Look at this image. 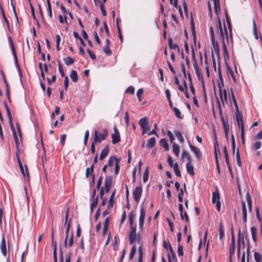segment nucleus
I'll return each instance as SVG.
<instances>
[{
  "label": "nucleus",
  "instance_id": "1",
  "mask_svg": "<svg viewBox=\"0 0 262 262\" xmlns=\"http://www.w3.org/2000/svg\"><path fill=\"white\" fill-rule=\"evenodd\" d=\"M107 130L106 129H104L102 133H98V130L96 129L94 133V142L100 143L107 137Z\"/></svg>",
  "mask_w": 262,
  "mask_h": 262
},
{
  "label": "nucleus",
  "instance_id": "2",
  "mask_svg": "<svg viewBox=\"0 0 262 262\" xmlns=\"http://www.w3.org/2000/svg\"><path fill=\"white\" fill-rule=\"evenodd\" d=\"M139 124L141 129L143 130L142 134L144 135L145 133L150 129L149 122L146 117L142 118L139 120Z\"/></svg>",
  "mask_w": 262,
  "mask_h": 262
},
{
  "label": "nucleus",
  "instance_id": "3",
  "mask_svg": "<svg viewBox=\"0 0 262 262\" xmlns=\"http://www.w3.org/2000/svg\"><path fill=\"white\" fill-rule=\"evenodd\" d=\"M9 41L10 45V46H11V50H12V53H13V56H14V60H15V64H16V66L17 67V69L18 71L19 72L20 76H21L22 74H21V71H20V67H19V64H18L17 57L16 53V52H15L14 46L12 39V38L10 37L9 38Z\"/></svg>",
  "mask_w": 262,
  "mask_h": 262
},
{
  "label": "nucleus",
  "instance_id": "4",
  "mask_svg": "<svg viewBox=\"0 0 262 262\" xmlns=\"http://www.w3.org/2000/svg\"><path fill=\"white\" fill-rule=\"evenodd\" d=\"M193 66L194 69L195 70V74L196 76L200 81H203V77L201 73V72L200 71L199 66L197 63L196 59L194 57V53L193 52Z\"/></svg>",
  "mask_w": 262,
  "mask_h": 262
},
{
  "label": "nucleus",
  "instance_id": "5",
  "mask_svg": "<svg viewBox=\"0 0 262 262\" xmlns=\"http://www.w3.org/2000/svg\"><path fill=\"white\" fill-rule=\"evenodd\" d=\"M142 193V188L141 186H137L136 187L133 191V195L134 200L138 203Z\"/></svg>",
  "mask_w": 262,
  "mask_h": 262
},
{
  "label": "nucleus",
  "instance_id": "6",
  "mask_svg": "<svg viewBox=\"0 0 262 262\" xmlns=\"http://www.w3.org/2000/svg\"><path fill=\"white\" fill-rule=\"evenodd\" d=\"M214 156L215 158V162L218 165V157H217V152L220 154V150L219 148V145L218 143V141L217 140V137L215 132H214Z\"/></svg>",
  "mask_w": 262,
  "mask_h": 262
},
{
  "label": "nucleus",
  "instance_id": "7",
  "mask_svg": "<svg viewBox=\"0 0 262 262\" xmlns=\"http://www.w3.org/2000/svg\"><path fill=\"white\" fill-rule=\"evenodd\" d=\"M137 234H136V226L130 227V230L129 232L128 238L129 243L133 244L136 240Z\"/></svg>",
  "mask_w": 262,
  "mask_h": 262
},
{
  "label": "nucleus",
  "instance_id": "8",
  "mask_svg": "<svg viewBox=\"0 0 262 262\" xmlns=\"http://www.w3.org/2000/svg\"><path fill=\"white\" fill-rule=\"evenodd\" d=\"M114 133L112 134V143L115 144L120 141V134L116 126H114Z\"/></svg>",
  "mask_w": 262,
  "mask_h": 262
},
{
  "label": "nucleus",
  "instance_id": "9",
  "mask_svg": "<svg viewBox=\"0 0 262 262\" xmlns=\"http://www.w3.org/2000/svg\"><path fill=\"white\" fill-rule=\"evenodd\" d=\"M241 244H243V246L245 245V241L244 239V236L243 235H241V231L239 230L238 234V239H237V255L238 256H239L240 255V249L241 247Z\"/></svg>",
  "mask_w": 262,
  "mask_h": 262
},
{
  "label": "nucleus",
  "instance_id": "10",
  "mask_svg": "<svg viewBox=\"0 0 262 262\" xmlns=\"http://www.w3.org/2000/svg\"><path fill=\"white\" fill-rule=\"evenodd\" d=\"M217 19L218 20L216 28L219 31V37L221 39L222 41H223V40H224V33L222 27L221 20L219 16L217 17Z\"/></svg>",
  "mask_w": 262,
  "mask_h": 262
},
{
  "label": "nucleus",
  "instance_id": "11",
  "mask_svg": "<svg viewBox=\"0 0 262 262\" xmlns=\"http://www.w3.org/2000/svg\"><path fill=\"white\" fill-rule=\"evenodd\" d=\"M145 216V210L143 206H141L140 209V215L139 217V227L142 229L143 227L144 219Z\"/></svg>",
  "mask_w": 262,
  "mask_h": 262
},
{
  "label": "nucleus",
  "instance_id": "12",
  "mask_svg": "<svg viewBox=\"0 0 262 262\" xmlns=\"http://www.w3.org/2000/svg\"><path fill=\"white\" fill-rule=\"evenodd\" d=\"M209 31H210V37H211V40L212 44L214 46L215 44L216 43V46H217L216 50L217 55L219 56V49L218 46H217V45H218L217 42H215V35H214V31H213V28L212 26H210V28H209Z\"/></svg>",
  "mask_w": 262,
  "mask_h": 262
},
{
  "label": "nucleus",
  "instance_id": "13",
  "mask_svg": "<svg viewBox=\"0 0 262 262\" xmlns=\"http://www.w3.org/2000/svg\"><path fill=\"white\" fill-rule=\"evenodd\" d=\"M112 179L111 176L106 177L105 178V190L106 192H108L112 186Z\"/></svg>",
  "mask_w": 262,
  "mask_h": 262
},
{
  "label": "nucleus",
  "instance_id": "14",
  "mask_svg": "<svg viewBox=\"0 0 262 262\" xmlns=\"http://www.w3.org/2000/svg\"><path fill=\"white\" fill-rule=\"evenodd\" d=\"M189 146L191 151L194 153L198 159H200L202 156L200 150L198 147L192 145L190 143L189 144Z\"/></svg>",
  "mask_w": 262,
  "mask_h": 262
},
{
  "label": "nucleus",
  "instance_id": "15",
  "mask_svg": "<svg viewBox=\"0 0 262 262\" xmlns=\"http://www.w3.org/2000/svg\"><path fill=\"white\" fill-rule=\"evenodd\" d=\"M1 249L2 254L4 256H6L7 255V248H6V244L5 241V236L3 235L2 242L1 243Z\"/></svg>",
  "mask_w": 262,
  "mask_h": 262
},
{
  "label": "nucleus",
  "instance_id": "16",
  "mask_svg": "<svg viewBox=\"0 0 262 262\" xmlns=\"http://www.w3.org/2000/svg\"><path fill=\"white\" fill-rule=\"evenodd\" d=\"M242 209L243 215V221L245 223H246L247 220V212L246 203L244 201H242Z\"/></svg>",
  "mask_w": 262,
  "mask_h": 262
},
{
  "label": "nucleus",
  "instance_id": "17",
  "mask_svg": "<svg viewBox=\"0 0 262 262\" xmlns=\"http://www.w3.org/2000/svg\"><path fill=\"white\" fill-rule=\"evenodd\" d=\"M219 87L220 88V98H221V100L222 101V102L224 103V100H225V101H227V92H226V90L225 89H224L223 91V93H222V91L221 88H220V85H219Z\"/></svg>",
  "mask_w": 262,
  "mask_h": 262
},
{
  "label": "nucleus",
  "instance_id": "18",
  "mask_svg": "<svg viewBox=\"0 0 262 262\" xmlns=\"http://www.w3.org/2000/svg\"><path fill=\"white\" fill-rule=\"evenodd\" d=\"M220 193L217 189L216 188V191L213 192L212 193V202L214 204L217 203V201H220Z\"/></svg>",
  "mask_w": 262,
  "mask_h": 262
},
{
  "label": "nucleus",
  "instance_id": "19",
  "mask_svg": "<svg viewBox=\"0 0 262 262\" xmlns=\"http://www.w3.org/2000/svg\"><path fill=\"white\" fill-rule=\"evenodd\" d=\"M236 121L238 124V125L239 128H241L242 124L244 125L243 120V116L242 114H240L238 111L236 113Z\"/></svg>",
  "mask_w": 262,
  "mask_h": 262
},
{
  "label": "nucleus",
  "instance_id": "20",
  "mask_svg": "<svg viewBox=\"0 0 262 262\" xmlns=\"http://www.w3.org/2000/svg\"><path fill=\"white\" fill-rule=\"evenodd\" d=\"M115 193H116V191H115V190H114L112 192L111 195L110 197V199H109V200L108 202V204L107 205V208L108 209H111L113 207V202H114L113 200H114V198L115 196Z\"/></svg>",
  "mask_w": 262,
  "mask_h": 262
},
{
  "label": "nucleus",
  "instance_id": "21",
  "mask_svg": "<svg viewBox=\"0 0 262 262\" xmlns=\"http://www.w3.org/2000/svg\"><path fill=\"white\" fill-rule=\"evenodd\" d=\"M168 43L169 47L171 49L177 50L179 52L180 48L179 47V46L176 43H172V39L171 38H170V37L168 38Z\"/></svg>",
  "mask_w": 262,
  "mask_h": 262
},
{
  "label": "nucleus",
  "instance_id": "22",
  "mask_svg": "<svg viewBox=\"0 0 262 262\" xmlns=\"http://www.w3.org/2000/svg\"><path fill=\"white\" fill-rule=\"evenodd\" d=\"M109 152V147L108 146H106L104 147V148L101 151L99 159L100 160H102L103 159L105 158V157L108 155Z\"/></svg>",
  "mask_w": 262,
  "mask_h": 262
},
{
  "label": "nucleus",
  "instance_id": "23",
  "mask_svg": "<svg viewBox=\"0 0 262 262\" xmlns=\"http://www.w3.org/2000/svg\"><path fill=\"white\" fill-rule=\"evenodd\" d=\"M246 199L248 204L249 211L250 212L252 210V200L249 192L246 193Z\"/></svg>",
  "mask_w": 262,
  "mask_h": 262
},
{
  "label": "nucleus",
  "instance_id": "24",
  "mask_svg": "<svg viewBox=\"0 0 262 262\" xmlns=\"http://www.w3.org/2000/svg\"><path fill=\"white\" fill-rule=\"evenodd\" d=\"M186 170L187 172L191 176H193L194 174L193 167L191 165V163L187 162L186 164Z\"/></svg>",
  "mask_w": 262,
  "mask_h": 262
},
{
  "label": "nucleus",
  "instance_id": "25",
  "mask_svg": "<svg viewBox=\"0 0 262 262\" xmlns=\"http://www.w3.org/2000/svg\"><path fill=\"white\" fill-rule=\"evenodd\" d=\"M52 245L53 248V258L54 260H57V244L54 239L52 240Z\"/></svg>",
  "mask_w": 262,
  "mask_h": 262
},
{
  "label": "nucleus",
  "instance_id": "26",
  "mask_svg": "<svg viewBox=\"0 0 262 262\" xmlns=\"http://www.w3.org/2000/svg\"><path fill=\"white\" fill-rule=\"evenodd\" d=\"M25 171L24 170L23 164H21V165H19V168L20 169V170L22 174L24 176V177H25L26 176L28 177L29 176V172H28L27 166L26 164H25Z\"/></svg>",
  "mask_w": 262,
  "mask_h": 262
},
{
  "label": "nucleus",
  "instance_id": "27",
  "mask_svg": "<svg viewBox=\"0 0 262 262\" xmlns=\"http://www.w3.org/2000/svg\"><path fill=\"white\" fill-rule=\"evenodd\" d=\"M156 138L155 137H152L150 139H149L148 140H147V143H146V146L148 148H152L153 146H155L156 144Z\"/></svg>",
  "mask_w": 262,
  "mask_h": 262
},
{
  "label": "nucleus",
  "instance_id": "28",
  "mask_svg": "<svg viewBox=\"0 0 262 262\" xmlns=\"http://www.w3.org/2000/svg\"><path fill=\"white\" fill-rule=\"evenodd\" d=\"M160 145L161 146L163 147L165 150H169V146L165 138L162 139L160 141Z\"/></svg>",
  "mask_w": 262,
  "mask_h": 262
},
{
  "label": "nucleus",
  "instance_id": "29",
  "mask_svg": "<svg viewBox=\"0 0 262 262\" xmlns=\"http://www.w3.org/2000/svg\"><path fill=\"white\" fill-rule=\"evenodd\" d=\"M70 77L74 82H76L78 81V75L77 72L75 70H72L71 72Z\"/></svg>",
  "mask_w": 262,
  "mask_h": 262
},
{
  "label": "nucleus",
  "instance_id": "30",
  "mask_svg": "<svg viewBox=\"0 0 262 262\" xmlns=\"http://www.w3.org/2000/svg\"><path fill=\"white\" fill-rule=\"evenodd\" d=\"M172 150L174 153L175 155L178 157L180 152V147L176 143H173L172 144Z\"/></svg>",
  "mask_w": 262,
  "mask_h": 262
},
{
  "label": "nucleus",
  "instance_id": "31",
  "mask_svg": "<svg viewBox=\"0 0 262 262\" xmlns=\"http://www.w3.org/2000/svg\"><path fill=\"white\" fill-rule=\"evenodd\" d=\"M251 232L252 234V239L254 242H256L257 241V229L255 226H253L251 227Z\"/></svg>",
  "mask_w": 262,
  "mask_h": 262
},
{
  "label": "nucleus",
  "instance_id": "32",
  "mask_svg": "<svg viewBox=\"0 0 262 262\" xmlns=\"http://www.w3.org/2000/svg\"><path fill=\"white\" fill-rule=\"evenodd\" d=\"M63 60L67 66L72 64L75 62V59L70 56L63 58Z\"/></svg>",
  "mask_w": 262,
  "mask_h": 262
},
{
  "label": "nucleus",
  "instance_id": "33",
  "mask_svg": "<svg viewBox=\"0 0 262 262\" xmlns=\"http://www.w3.org/2000/svg\"><path fill=\"white\" fill-rule=\"evenodd\" d=\"M174 133L179 141L181 143H183L184 142V140L182 134L179 131L177 130H174Z\"/></svg>",
  "mask_w": 262,
  "mask_h": 262
},
{
  "label": "nucleus",
  "instance_id": "34",
  "mask_svg": "<svg viewBox=\"0 0 262 262\" xmlns=\"http://www.w3.org/2000/svg\"><path fill=\"white\" fill-rule=\"evenodd\" d=\"M183 159H186L188 160L187 162L191 163L192 159L190 154L187 151H183L182 154Z\"/></svg>",
  "mask_w": 262,
  "mask_h": 262
},
{
  "label": "nucleus",
  "instance_id": "35",
  "mask_svg": "<svg viewBox=\"0 0 262 262\" xmlns=\"http://www.w3.org/2000/svg\"><path fill=\"white\" fill-rule=\"evenodd\" d=\"M222 46H223V55H224L225 59L226 60V58H228V50H227L226 46L225 43V40H223L222 41Z\"/></svg>",
  "mask_w": 262,
  "mask_h": 262
},
{
  "label": "nucleus",
  "instance_id": "36",
  "mask_svg": "<svg viewBox=\"0 0 262 262\" xmlns=\"http://www.w3.org/2000/svg\"><path fill=\"white\" fill-rule=\"evenodd\" d=\"M172 111L174 113L176 116L179 119H183V115L181 114V112L177 107L172 108Z\"/></svg>",
  "mask_w": 262,
  "mask_h": 262
},
{
  "label": "nucleus",
  "instance_id": "37",
  "mask_svg": "<svg viewBox=\"0 0 262 262\" xmlns=\"http://www.w3.org/2000/svg\"><path fill=\"white\" fill-rule=\"evenodd\" d=\"M173 170H174L176 175L178 177H181V172L179 169V165L177 162H176L173 164Z\"/></svg>",
  "mask_w": 262,
  "mask_h": 262
},
{
  "label": "nucleus",
  "instance_id": "38",
  "mask_svg": "<svg viewBox=\"0 0 262 262\" xmlns=\"http://www.w3.org/2000/svg\"><path fill=\"white\" fill-rule=\"evenodd\" d=\"M116 160H120V159L116 158L115 156H111L108 160V165L109 166H113L114 162H116Z\"/></svg>",
  "mask_w": 262,
  "mask_h": 262
},
{
  "label": "nucleus",
  "instance_id": "39",
  "mask_svg": "<svg viewBox=\"0 0 262 262\" xmlns=\"http://www.w3.org/2000/svg\"><path fill=\"white\" fill-rule=\"evenodd\" d=\"M219 237L221 240H222L224 236V227L222 224H221L219 226Z\"/></svg>",
  "mask_w": 262,
  "mask_h": 262
},
{
  "label": "nucleus",
  "instance_id": "40",
  "mask_svg": "<svg viewBox=\"0 0 262 262\" xmlns=\"http://www.w3.org/2000/svg\"><path fill=\"white\" fill-rule=\"evenodd\" d=\"M254 256L256 262H262V256L258 252H255Z\"/></svg>",
  "mask_w": 262,
  "mask_h": 262
},
{
  "label": "nucleus",
  "instance_id": "41",
  "mask_svg": "<svg viewBox=\"0 0 262 262\" xmlns=\"http://www.w3.org/2000/svg\"><path fill=\"white\" fill-rule=\"evenodd\" d=\"M98 204V196L94 198L90 206L91 212H92L94 208L96 207Z\"/></svg>",
  "mask_w": 262,
  "mask_h": 262
},
{
  "label": "nucleus",
  "instance_id": "42",
  "mask_svg": "<svg viewBox=\"0 0 262 262\" xmlns=\"http://www.w3.org/2000/svg\"><path fill=\"white\" fill-rule=\"evenodd\" d=\"M236 163L237 165L239 167H241L242 165V162L241 161L240 158V155H239V152L238 148L237 149L236 152Z\"/></svg>",
  "mask_w": 262,
  "mask_h": 262
},
{
  "label": "nucleus",
  "instance_id": "43",
  "mask_svg": "<svg viewBox=\"0 0 262 262\" xmlns=\"http://www.w3.org/2000/svg\"><path fill=\"white\" fill-rule=\"evenodd\" d=\"M136 252V245H134L133 246V247L132 248L131 251H130V252L129 254V258L130 260H132Z\"/></svg>",
  "mask_w": 262,
  "mask_h": 262
},
{
  "label": "nucleus",
  "instance_id": "44",
  "mask_svg": "<svg viewBox=\"0 0 262 262\" xmlns=\"http://www.w3.org/2000/svg\"><path fill=\"white\" fill-rule=\"evenodd\" d=\"M235 251V244L230 243V248H229V254H230V256H232V255H233L234 254Z\"/></svg>",
  "mask_w": 262,
  "mask_h": 262
},
{
  "label": "nucleus",
  "instance_id": "45",
  "mask_svg": "<svg viewBox=\"0 0 262 262\" xmlns=\"http://www.w3.org/2000/svg\"><path fill=\"white\" fill-rule=\"evenodd\" d=\"M261 143L260 141L256 142L252 146V149L253 150H256L259 149L261 147Z\"/></svg>",
  "mask_w": 262,
  "mask_h": 262
},
{
  "label": "nucleus",
  "instance_id": "46",
  "mask_svg": "<svg viewBox=\"0 0 262 262\" xmlns=\"http://www.w3.org/2000/svg\"><path fill=\"white\" fill-rule=\"evenodd\" d=\"M120 160H116V162H115V174H116V175L118 173L119 171V168H120L119 163H120Z\"/></svg>",
  "mask_w": 262,
  "mask_h": 262
},
{
  "label": "nucleus",
  "instance_id": "47",
  "mask_svg": "<svg viewBox=\"0 0 262 262\" xmlns=\"http://www.w3.org/2000/svg\"><path fill=\"white\" fill-rule=\"evenodd\" d=\"M225 15H226V21L227 23L228 28L231 32V36L232 37V33H231V24L229 19V17L228 16V15L227 12H225Z\"/></svg>",
  "mask_w": 262,
  "mask_h": 262
},
{
  "label": "nucleus",
  "instance_id": "48",
  "mask_svg": "<svg viewBox=\"0 0 262 262\" xmlns=\"http://www.w3.org/2000/svg\"><path fill=\"white\" fill-rule=\"evenodd\" d=\"M134 214L133 212V211H131L129 214V216H128V218H129V224H130V227H134L133 226V224H134Z\"/></svg>",
  "mask_w": 262,
  "mask_h": 262
},
{
  "label": "nucleus",
  "instance_id": "49",
  "mask_svg": "<svg viewBox=\"0 0 262 262\" xmlns=\"http://www.w3.org/2000/svg\"><path fill=\"white\" fill-rule=\"evenodd\" d=\"M4 83L6 86V95L9 100H10V89L9 87V85L5 79H4Z\"/></svg>",
  "mask_w": 262,
  "mask_h": 262
},
{
  "label": "nucleus",
  "instance_id": "50",
  "mask_svg": "<svg viewBox=\"0 0 262 262\" xmlns=\"http://www.w3.org/2000/svg\"><path fill=\"white\" fill-rule=\"evenodd\" d=\"M94 169V164H93L90 168H87L85 171V177L88 178L89 176L90 172L92 174Z\"/></svg>",
  "mask_w": 262,
  "mask_h": 262
},
{
  "label": "nucleus",
  "instance_id": "51",
  "mask_svg": "<svg viewBox=\"0 0 262 262\" xmlns=\"http://www.w3.org/2000/svg\"><path fill=\"white\" fill-rule=\"evenodd\" d=\"M178 0H174L173 6L176 9H179V12L181 15H182V10L180 6L178 5Z\"/></svg>",
  "mask_w": 262,
  "mask_h": 262
},
{
  "label": "nucleus",
  "instance_id": "52",
  "mask_svg": "<svg viewBox=\"0 0 262 262\" xmlns=\"http://www.w3.org/2000/svg\"><path fill=\"white\" fill-rule=\"evenodd\" d=\"M178 254L179 256H183L184 254L183 246L180 244L178 247Z\"/></svg>",
  "mask_w": 262,
  "mask_h": 262
},
{
  "label": "nucleus",
  "instance_id": "53",
  "mask_svg": "<svg viewBox=\"0 0 262 262\" xmlns=\"http://www.w3.org/2000/svg\"><path fill=\"white\" fill-rule=\"evenodd\" d=\"M253 32H254V35L255 38L256 39H257L258 38V34H257V30L256 26L255 20L253 21Z\"/></svg>",
  "mask_w": 262,
  "mask_h": 262
},
{
  "label": "nucleus",
  "instance_id": "54",
  "mask_svg": "<svg viewBox=\"0 0 262 262\" xmlns=\"http://www.w3.org/2000/svg\"><path fill=\"white\" fill-rule=\"evenodd\" d=\"M231 95L232 96V100H233V103H234V105L235 107L237 109H238L237 103V101L236 100L235 97L234 96V93H233V91L232 90H231Z\"/></svg>",
  "mask_w": 262,
  "mask_h": 262
},
{
  "label": "nucleus",
  "instance_id": "55",
  "mask_svg": "<svg viewBox=\"0 0 262 262\" xmlns=\"http://www.w3.org/2000/svg\"><path fill=\"white\" fill-rule=\"evenodd\" d=\"M58 66L59 72L60 73V75H61V77H64V73L63 72V70L62 69V66L61 64V63L59 61H58Z\"/></svg>",
  "mask_w": 262,
  "mask_h": 262
},
{
  "label": "nucleus",
  "instance_id": "56",
  "mask_svg": "<svg viewBox=\"0 0 262 262\" xmlns=\"http://www.w3.org/2000/svg\"><path fill=\"white\" fill-rule=\"evenodd\" d=\"M157 126H158L157 123H155L154 124V128H152V130L148 133V135L149 136L151 135H156L157 136V132H156V129L157 128Z\"/></svg>",
  "mask_w": 262,
  "mask_h": 262
},
{
  "label": "nucleus",
  "instance_id": "57",
  "mask_svg": "<svg viewBox=\"0 0 262 262\" xmlns=\"http://www.w3.org/2000/svg\"><path fill=\"white\" fill-rule=\"evenodd\" d=\"M163 247L166 250H170V247H172L170 243H167L165 240L163 242Z\"/></svg>",
  "mask_w": 262,
  "mask_h": 262
},
{
  "label": "nucleus",
  "instance_id": "58",
  "mask_svg": "<svg viewBox=\"0 0 262 262\" xmlns=\"http://www.w3.org/2000/svg\"><path fill=\"white\" fill-rule=\"evenodd\" d=\"M143 93V90L142 89H140L138 90L137 92V95L138 98V100L139 101H141V96H142Z\"/></svg>",
  "mask_w": 262,
  "mask_h": 262
},
{
  "label": "nucleus",
  "instance_id": "59",
  "mask_svg": "<svg viewBox=\"0 0 262 262\" xmlns=\"http://www.w3.org/2000/svg\"><path fill=\"white\" fill-rule=\"evenodd\" d=\"M179 210L180 212V216L181 219L182 220H184V216H183V206L182 204H179Z\"/></svg>",
  "mask_w": 262,
  "mask_h": 262
},
{
  "label": "nucleus",
  "instance_id": "60",
  "mask_svg": "<svg viewBox=\"0 0 262 262\" xmlns=\"http://www.w3.org/2000/svg\"><path fill=\"white\" fill-rule=\"evenodd\" d=\"M103 51L107 54V55H111L112 54V51L109 48V46H106L103 49Z\"/></svg>",
  "mask_w": 262,
  "mask_h": 262
},
{
  "label": "nucleus",
  "instance_id": "61",
  "mask_svg": "<svg viewBox=\"0 0 262 262\" xmlns=\"http://www.w3.org/2000/svg\"><path fill=\"white\" fill-rule=\"evenodd\" d=\"M100 10H101V11L102 12L103 16H106V12L105 10L104 4H102L101 3H100Z\"/></svg>",
  "mask_w": 262,
  "mask_h": 262
},
{
  "label": "nucleus",
  "instance_id": "62",
  "mask_svg": "<svg viewBox=\"0 0 262 262\" xmlns=\"http://www.w3.org/2000/svg\"><path fill=\"white\" fill-rule=\"evenodd\" d=\"M125 92L134 94L135 93V89L133 86H130L126 89Z\"/></svg>",
  "mask_w": 262,
  "mask_h": 262
},
{
  "label": "nucleus",
  "instance_id": "63",
  "mask_svg": "<svg viewBox=\"0 0 262 262\" xmlns=\"http://www.w3.org/2000/svg\"><path fill=\"white\" fill-rule=\"evenodd\" d=\"M86 51L89 53L90 57L92 59L95 60L96 59V56L95 54L92 53V51L89 49H87Z\"/></svg>",
  "mask_w": 262,
  "mask_h": 262
},
{
  "label": "nucleus",
  "instance_id": "64",
  "mask_svg": "<svg viewBox=\"0 0 262 262\" xmlns=\"http://www.w3.org/2000/svg\"><path fill=\"white\" fill-rule=\"evenodd\" d=\"M167 163L170 167H173V162L170 156H168L167 158Z\"/></svg>",
  "mask_w": 262,
  "mask_h": 262
}]
</instances>
